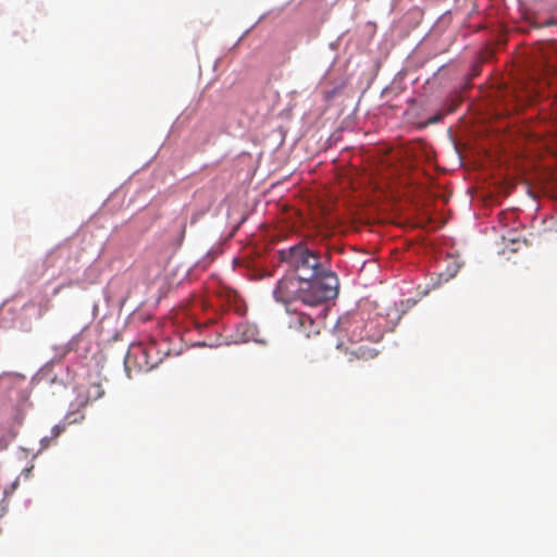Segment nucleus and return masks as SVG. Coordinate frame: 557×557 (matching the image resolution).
Segmentation results:
<instances>
[{"label":"nucleus","mask_w":557,"mask_h":557,"mask_svg":"<svg viewBox=\"0 0 557 557\" xmlns=\"http://www.w3.org/2000/svg\"><path fill=\"white\" fill-rule=\"evenodd\" d=\"M278 258L301 280L314 283V285H319L318 287H323L329 276L333 277L335 290L338 292V278L327 269L324 257L306 244L299 243L287 249H281Z\"/></svg>","instance_id":"nucleus-1"},{"label":"nucleus","mask_w":557,"mask_h":557,"mask_svg":"<svg viewBox=\"0 0 557 557\" xmlns=\"http://www.w3.org/2000/svg\"><path fill=\"white\" fill-rule=\"evenodd\" d=\"M318 286L314 283H307L298 275L284 276L277 282L273 297L284 305L299 300L304 305L314 307L337 296L333 277L329 276L323 287Z\"/></svg>","instance_id":"nucleus-2"},{"label":"nucleus","mask_w":557,"mask_h":557,"mask_svg":"<svg viewBox=\"0 0 557 557\" xmlns=\"http://www.w3.org/2000/svg\"><path fill=\"white\" fill-rule=\"evenodd\" d=\"M337 348L344 351L346 361L351 366L368 362L379 355V350L366 341L347 345L341 343Z\"/></svg>","instance_id":"nucleus-3"},{"label":"nucleus","mask_w":557,"mask_h":557,"mask_svg":"<svg viewBox=\"0 0 557 557\" xmlns=\"http://www.w3.org/2000/svg\"><path fill=\"white\" fill-rule=\"evenodd\" d=\"M156 350L154 345L144 347L141 345L133 347L126 357V364L135 359L140 370L149 371L156 367V357L152 352Z\"/></svg>","instance_id":"nucleus-4"},{"label":"nucleus","mask_w":557,"mask_h":557,"mask_svg":"<svg viewBox=\"0 0 557 557\" xmlns=\"http://www.w3.org/2000/svg\"><path fill=\"white\" fill-rule=\"evenodd\" d=\"M339 330L344 331L348 337V344L364 342V322L361 319H341Z\"/></svg>","instance_id":"nucleus-5"},{"label":"nucleus","mask_w":557,"mask_h":557,"mask_svg":"<svg viewBox=\"0 0 557 557\" xmlns=\"http://www.w3.org/2000/svg\"><path fill=\"white\" fill-rule=\"evenodd\" d=\"M292 325L298 332L304 334L306 337H310L312 334H319V327L315 321L306 313H296L292 319Z\"/></svg>","instance_id":"nucleus-6"},{"label":"nucleus","mask_w":557,"mask_h":557,"mask_svg":"<svg viewBox=\"0 0 557 557\" xmlns=\"http://www.w3.org/2000/svg\"><path fill=\"white\" fill-rule=\"evenodd\" d=\"M84 418H85V416L79 412L67 413L64 418V421L61 424H57L52 428V430H51L52 437L57 438L65 430V428L67 425L72 424V423L81 422L84 420Z\"/></svg>","instance_id":"nucleus-7"},{"label":"nucleus","mask_w":557,"mask_h":557,"mask_svg":"<svg viewBox=\"0 0 557 557\" xmlns=\"http://www.w3.org/2000/svg\"><path fill=\"white\" fill-rule=\"evenodd\" d=\"M91 388L95 389V394L90 391V397H94L95 399L101 397L104 393L100 384H95Z\"/></svg>","instance_id":"nucleus-8"},{"label":"nucleus","mask_w":557,"mask_h":557,"mask_svg":"<svg viewBox=\"0 0 557 557\" xmlns=\"http://www.w3.org/2000/svg\"><path fill=\"white\" fill-rule=\"evenodd\" d=\"M48 441H49V438L45 437V438H42L41 442L45 443V442H48Z\"/></svg>","instance_id":"nucleus-9"},{"label":"nucleus","mask_w":557,"mask_h":557,"mask_svg":"<svg viewBox=\"0 0 557 557\" xmlns=\"http://www.w3.org/2000/svg\"><path fill=\"white\" fill-rule=\"evenodd\" d=\"M59 290H60V287H57V288L54 289V294H57Z\"/></svg>","instance_id":"nucleus-10"}]
</instances>
